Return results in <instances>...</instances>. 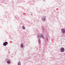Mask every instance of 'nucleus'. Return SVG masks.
<instances>
[{"instance_id":"obj_9","label":"nucleus","mask_w":65,"mask_h":65,"mask_svg":"<svg viewBox=\"0 0 65 65\" xmlns=\"http://www.w3.org/2000/svg\"><path fill=\"white\" fill-rule=\"evenodd\" d=\"M42 27V31L44 32V30H45V29L44 28V27Z\"/></svg>"},{"instance_id":"obj_12","label":"nucleus","mask_w":65,"mask_h":65,"mask_svg":"<svg viewBox=\"0 0 65 65\" xmlns=\"http://www.w3.org/2000/svg\"><path fill=\"white\" fill-rule=\"evenodd\" d=\"M22 28L23 30H25V26H23L22 27Z\"/></svg>"},{"instance_id":"obj_4","label":"nucleus","mask_w":65,"mask_h":65,"mask_svg":"<svg viewBox=\"0 0 65 65\" xmlns=\"http://www.w3.org/2000/svg\"><path fill=\"white\" fill-rule=\"evenodd\" d=\"M8 43L7 41H6L5 42H4L3 45L4 46H6V45L8 44Z\"/></svg>"},{"instance_id":"obj_15","label":"nucleus","mask_w":65,"mask_h":65,"mask_svg":"<svg viewBox=\"0 0 65 65\" xmlns=\"http://www.w3.org/2000/svg\"><path fill=\"white\" fill-rule=\"evenodd\" d=\"M3 1H4V0H3Z\"/></svg>"},{"instance_id":"obj_3","label":"nucleus","mask_w":65,"mask_h":65,"mask_svg":"<svg viewBox=\"0 0 65 65\" xmlns=\"http://www.w3.org/2000/svg\"><path fill=\"white\" fill-rule=\"evenodd\" d=\"M65 51V48H64V47H61L60 48V51L61 52H64Z\"/></svg>"},{"instance_id":"obj_5","label":"nucleus","mask_w":65,"mask_h":65,"mask_svg":"<svg viewBox=\"0 0 65 65\" xmlns=\"http://www.w3.org/2000/svg\"><path fill=\"white\" fill-rule=\"evenodd\" d=\"M61 32L62 33L64 34L65 33V30L64 29H62L61 30Z\"/></svg>"},{"instance_id":"obj_7","label":"nucleus","mask_w":65,"mask_h":65,"mask_svg":"<svg viewBox=\"0 0 65 65\" xmlns=\"http://www.w3.org/2000/svg\"><path fill=\"white\" fill-rule=\"evenodd\" d=\"M38 42L39 44H41V40L40 38L38 39Z\"/></svg>"},{"instance_id":"obj_8","label":"nucleus","mask_w":65,"mask_h":65,"mask_svg":"<svg viewBox=\"0 0 65 65\" xmlns=\"http://www.w3.org/2000/svg\"><path fill=\"white\" fill-rule=\"evenodd\" d=\"M21 47L22 48H23V47H24V45H23V44H22V43H21Z\"/></svg>"},{"instance_id":"obj_13","label":"nucleus","mask_w":65,"mask_h":65,"mask_svg":"<svg viewBox=\"0 0 65 65\" xmlns=\"http://www.w3.org/2000/svg\"><path fill=\"white\" fill-rule=\"evenodd\" d=\"M43 0V1H45V0Z\"/></svg>"},{"instance_id":"obj_1","label":"nucleus","mask_w":65,"mask_h":65,"mask_svg":"<svg viewBox=\"0 0 65 65\" xmlns=\"http://www.w3.org/2000/svg\"><path fill=\"white\" fill-rule=\"evenodd\" d=\"M37 37H40L41 38H42L43 39H45V37H44L43 35L42 34H39V35H38L37 36Z\"/></svg>"},{"instance_id":"obj_6","label":"nucleus","mask_w":65,"mask_h":65,"mask_svg":"<svg viewBox=\"0 0 65 65\" xmlns=\"http://www.w3.org/2000/svg\"><path fill=\"white\" fill-rule=\"evenodd\" d=\"M6 61H7V63H8V64H10L11 63V62L10 61H9V60H8V59H7L6 60Z\"/></svg>"},{"instance_id":"obj_16","label":"nucleus","mask_w":65,"mask_h":65,"mask_svg":"<svg viewBox=\"0 0 65 65\" xmlns=\"http://www.w3.org/2000/svg\"><path fill=\"white\" fill-rule=\"evenodd\" d=\"M24 43H25V42H24Z\"/></svg>"},{"instance_id":"obj_11","label":"nucleus","mask_w":65,"mask_h":65,"mask_svg":"<svg viewBox=\"0 0 65 65\" xmlns=\"http://www.w3.org/2000/svg\"><path fill=\"white\" fill-rule=\"evenodd\" d=\"M18 65H21V63L20 62H18Z\"/></svg>"},{"instance_id":"obj_2","label":"nucleus","mask_w":65,"mask_h":65,"mask_svg":"<svg viewBox=\"0 0 65 65\" xmlns=\"http://www.w3.org/2000/svg\"><path fill=\"white\" fill-rule=\"evenodd\" d=\"M41 19L42 21H45L46 19V16H43V17H42Z\"/></svg>"},{"instance_id":"obj_10","label":"nucleus","mask_w":65,"mask_h":65,"mask_svg":"<svg viewBox=\"0 0 65 65\" xmlns=\"http://www.w3.org/2000/svg\"><path fill=\"white\" fill-rule=\"evenodd\" d=\"M45 40L47 41H48V38L47 37H46V38H45Z\"/></svg>"},{"instance_id":"obj_14","label":"nucleus","mask_w":65,"mask_h":65,"mask_svg":"<svg viewBox=\"0 0 65 65\" xmlns=\"http://www.w3.org/2000/svg\"><path fill=\"white\" fill-rule=\"evenodd\" d=\"M31 15H32V14H31Z\"/></svg>"}]
</instances>
